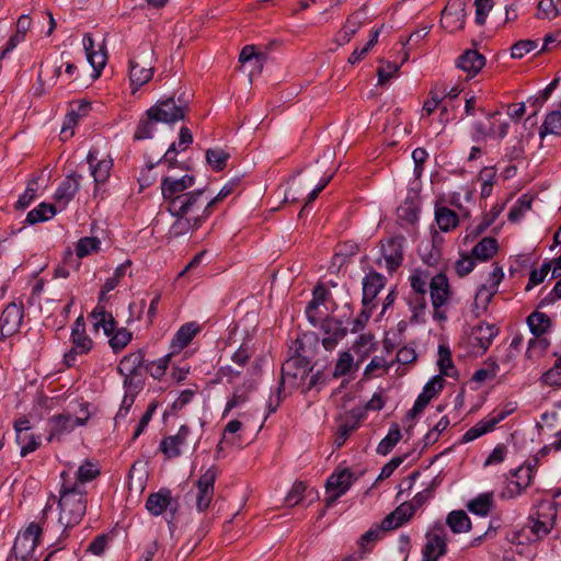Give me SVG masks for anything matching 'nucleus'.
Listing matches in <instances>:
<instances>
[{
  "mask_svg": "<svg viewBox=\"0 0 561 561\" xmlns=\"http://www.w3.org/2000/svg\"><path fill=\"white\" fill-rule=\"evenodd\" d=\"M557 516V503L542 500L533 506L525 526L519 530L511 531L507 539L516 545L541 541L553 529Z\"/></svg>",
  "mask_w": 561,
  "mask_h": 561,
  "instance_id": "f257e3e1",
  "label": "nucleus"
},
{
  "mask_svg": "<svg viewBox=\"0 0 561 561\" xmlns=\"http://www.w3.org/2000/svg\"><path fill=\"white\" fill-rule=\"evenodd\" d=\"M195 184L193 175H184L180 179L172 176H164L161 180V194L167 203L168 210H175L176 208H188L204 204V190H194L186 192Z\"/></svg>",
  "mask_w": 561,
  "mask_h": 561,
  "instance_id": "f03ea898",
  "label": "nucleus"
},
{
  "mask_svg": "<svg viewBox=\"0 0 561 561\" xmlns=\"http://www.w3.org/2000/svg\"><path fill=\"white\" fill-rule=\"evenodd\" d=\"M87 490H79L68 481L60 483L59 490V518L58 523L64 527L62 534L77 526L83 518L87 511Z\"/></svg>",
  "mask_w": 561,
  "mask_h": 561,
  "instance_id": "7ed1b4c3",
  "label": "nucleus"
},
{
  "mask_svg": "<svg viewBox=\"0 0 561 561\" xmlns=\"http://www.w3.org/2000/svg\"><path fill=\"white\" fill-rule=\"evenodd\" d=\"M119 375L124 377V388L127 393H138L145 385L146 360L145 352L137 350L125 355L117 367Z\"/></svg>",
  "mask_w": 561,
  "mask_h": 561,
  "instance_id": "20e7f679",
  "label": "nucleus"
},
{
  "mask_svg": "<svg viewBox=\"0 0 561 561\" xmlns=\"http://www.w3.org/2000/svg\"><path fill=\"white\" fill-rule=\"evenodd\" d=\"M51 508L49 503L46 504L42 511L39 522L31 523L19 536L15 538L13 545V553L16 560L30 561L33 559L34 551L39 545L43 534V525L46 523L48 511Z\"/></svg>",
  "mask_w": 561,
  "mask_h": 561,
  "instance_id": "39448f33",
  "label": "nucleus"
},
{
  "mask_svg": "<svg viewBox=\"0 0 561 561\" xmlns=\"http://www.w3.org/2000/svg\"><path fill=\"white\" fill-rule=\"evenodd\" d=\"M169 213L175 218L169 229V236L172 238H179L197 230L209 217L208 210L204 209V204L191 206L190 209L176 208L175 210H169Z\"/></svg>",
  "mask_w": 561,
  "mask_h": 561,
  "instance_id": "423d86ee",
  "label": "nucleus"
},
{
  "mask_svg": "<svg viewBox=\"0 0 561 561\" xmlns=\"http://www.w3.org/2000/svg\"><path fill=\"white\" fill-rule=\"evenodd\" d=\"M91 316L95 319L94 325L102 327L105 335L111 336L108 343L114 353L123 351L131 341L133 334L126 328L116 329V321L104 306H96Z\"/></svg>",
  "mask_w": 561,
  "mask_h": 561,
  "instance_id": "0eeeda50",
  "label": "nucleus"
},
{
  "mask_svg": "<svg viewBox=\"0 0 561 561\" xmlns=\"http://www.w3.org/2000/svg\"><path fill=\"white\" fill-rule=\"evenodd\" d=\"M70 340L71 348L64 356L68 367L75 364L77 355H85L93 347L92 339L85 333V323L82 317L77 318L73 322Z\"/></svg>",
  "mask_w": 561,
  "mask_h": 561,
  "instance_id": "6e6552de",
  "label": "nucleus"
},
{
  "mask_svg": "<svg viewBox=\"0 0 561 561\" xmlns=\"http://www.w3.org/2000/svg\"><path fill=\"white\" fill-rule=\"evenodd\" d=\"M423 561H437L447 552V531L440 522L435 523L425 535Z\"/></svg>",
  "mask_w": 561,
  "mask_h": 561,
  "instance_id": "1a4fd4ad",
  "label": "nucleus"
},
{
  "mask_svg": "<svg viewBox=\"0 0 561 561\" xmlns=\"http://www.w3.org/2000/svg\"><path fill=\"white\" fill-rule=\"evenodd\" d=\"M357 480L355 473L348 469L335 470L327 480L325 489L329 494L325 499V506H332L342 495H344L352 484Z\"/></svg>",
  "mask_w": 561,
  "mask_h": 561,
  "instance_id": "9d476101",
  "label": "nucleus"
},
{
  "mask_svg": "<svg viewBox=\"0 0 561 561\" xmlns=\"http://www.w3.org/2000/svg\"><path fill=\"white\" fill-rule=\"evenodd\" d=\"M151 112L156 114L158 121L164 124H173L185 118L188 110L187 104L181 98L178 101L171 96L159 100L150 107Z\"/></svg>",
  "mask_w": 561,
  "mask_h": 561,
  "instance_id": "9b49d317",
  "label": "nucleus"
},
{
  "mask_svg": "<svg viewBox=\"0 0 561 561\" xmlns=\"http://www.w3.org/2000/svg\"><path fill=\"white\" fill-rule=\"evenodd\" d=\"M218 472V467L213 465L196 481L195 505L198 512L208 510L214 497L215 482Z\"/></svg>",
  "mask_w": 561,
  "mask_h": 561,
  "instance_id": "f8f14e48",
  "label": "nucleus"
},
{
  "mask_svg": "<svg viewBox=\"0 0 561 561\" xmlns=\"http://www.w3.org/2000/svg\"><path fill=\"white\" fill-rule=\"evenodd\" d=\"M24 319V305L22 301H12L5 306L0 316L1 340L11 337L20 332Z\"/></svg>",
  "mask_w": 561,
  "mask_h": 561,
  "instance_id": "ddd939ff",
  "label": "nucleus"
},
{
  "mask_svg": "<svg viewBox=\"0 0 561 561\" xmlns=\"http://www.w3.org/2000/svg\"><path fill=\"white\" fill-rule=\"evenodd\" d=\"M430 294L434 309V319L445 320L446 314L444 311H440V307H443L450 298V286L445 274L438 273L431 277Z\"/></svg>",
  "mask_w": 561,
  "mask_h": 561,
  "instance_id": "4468645a",
  "label": "nucleus"
},
{
  "mask_svg": "<svg viewBox=\"0 0 561 561\" xmlns=\"http://www.w3.org/2000/svg\"><path fill=\"white\" fill-rule=\"evenodd\" d=\"M319 337L313 332L298 334L288 350L289 357L311 364L319 348Z\"/></svg>",
  "mask_w": 561,
  "mask_h": 561,
  "instance_id": "2eb2a0df",
  "label": "nucleus"
},
{
  "mask_svg": "<svg viewBox=\"0 0 561 561\" xmlns=\"http://www.w3.org/2000/svg\"><path fill=\"white\" fill-rule=\"evenodd\" d=\"M465 0H449L442 11L440 25L449 33L463 30L466 24Z\"/></svg>",
  "mask_w": 561,
  "mask_h": 561,
  "instance_id": "dca6fc26",
  "label": "nucleus"
},
{
  "mask_svg": "<svg viewBox=\"0 0 561 561\" xmlns=\"http://www.w3.org/2000/svg\"><path fill=\"white\" fill-rule=\"evenodd\" d=\"M404 241L405 238L403 236H392L380 241L381 254L390 273L397 271L402 265Z\"/></svg>",
  "mask_w": 561,
  "mask_h": 561,
  "instance_id": "f3484780",
  "label": "nucleus"
},
{
  "mask_svg": "<svg viewBox=\"0 0 561 561\" xmlns=\"http://www.w3.org/2000/svg\"><path fill=\"white\" fill-rule=\"evenodd\" d=\"M313 367L307 362L289 357L282 366V387L286 381L291 382L294 387H299L306 383Z\"/></svg>",
  "mask_w": 561,
  "mask_h": 561,
  "instance_id": "a211bd4d",
  "label": "nucleus"
},
{
  "mask_svg": "<svg viewBox=\"0 0 561 561\" xmlns=\"http://www.w3.org/2000/svg\"><path fill=\"white\" fill-rule=\"evenodd\" d=\"M101 474V469L98 462L92 460H84L75 473V478L70 476L69 471H61L60 480L61 482L68 481L73 486L79 490H85L84 484L95 480Z\"/></svg>",
  "mask_w": 561,
  "mask_h": 561,
  "instance_id": "6ab92c4d",
  "label": "nucleus"
},
{
  "mask_svg": "<svg viewBox=\"0 0 561 561\" xmlns=\"http://www.w3.org/2000/svg\"><path fill=\"white\" fill-rule=\"evenodd\" d=\"M319 327L325 335L321 343L327 351L334 350L347 333V328L343 325V322L330 316H325V318L319 323Z\"/></svg>",
  "mask_w": 561,
  "mask_h": 561,
  "instance_id": "aec40b11",
  "label": "nucleus"
},
{
  "mask_svg": "<svg viewBox=\"0 0 561 561\" xmlns=\"http://www.w3.org/2000/svg\"><path fill=\"white\" fill-rule=\"evenodd\" d=\"M82 175L77 172L69 173L59 184L54 195L56 207L62 210L73 199L80 188Z\"/></svg>",
  "mask_w": 561,
  "mask_h": 561,
  "instance_id": "412c9836",
  "label": "nucleus"
},
{
  "mask_svg": "<svg viewBox=\"0 0 561 561\" xmlns=\"http://www.w3.org/2000/svg\"><path fill=\"white\" fill-rule=\"evenodd\" d=\"M191 428L182 425L175 435L164 437L159 446L160 451L168 458H176L181 455V448L187 445Z\"/></svg>",
  "mask_w": 561,
  "mask_h": 561,
  "instance_id": "4be33fe9",
  "label": "nucleus"
},
{
  "mask_svg": "<svg viewBox=\"0 0 561 561\" xmlns=\"http://www.w3.org/2000/svg\"><path fill=\"white\" fill-rule=\"evenodd\" d=\"M88 420V415L85 417L72 416L71 414H57L54 415L49 422L51 424V432L49 435V440L54 437H60L65 434L71 433L78 426H82L85 424Z\"/></svg>",
  "mask_w": 561,
  "mask_h": 561,
  "instance_id": "5701e85b",
  "label": "nucleus"
},
{
  "mask_svg": "<svg viewBox=\"0 0 561 561\" xmlns=\"http://www.w3.org/2000/svg\"><path fill=\"white\" fill-rule=\"evenodd\" d=\"M456 66L466 72L468 78H473L485 66V57L476 49H466L457 58Z\"/></svg>",
  "mask_w": 561,
  "mask_h": 561,
  "instance_id": "b1692460",
  "label": "nucleus"
},
{
  "mask_svg": "<svg viewBox=\"0 0 561 561\" xmlns=\"http://www.w3.org/2000/svg\"><path fill=\"white\" fill-rule=\"evenodd\" d=\"M534 478V469L530 465L520 466L513 476V479L506 486L505 494L508 497H515L525 491L531 483Z\"/></svg>",
  "mask_w": 561,
  "mask_h": 561,
  "instance_id": "393cba45",
  "label": "nucleus"
},
{
  "mask_svg": "<svg viewBox=\"0 0 561 561\" xmlns=\"http://www.w3.org/2000/svg\"><path fill=\"white\" fill-rule=\"evenodd\" d=\"M414 514L412 505L409 502H403L381 520V529L385 531L397 529L409 522Z\"/></svg>",
  "mask_w": 561,
  "mask_h": 561,
  "instance_id": "a878e982",
  "label": "nucleus"
},
{
  "mask_svg": "<svg viewBox=\"0 0 561 561\" xmlns=\"http://www.w3.org/2000/svg\"><path fill=\"white\" fill-rule=\"evenodd\" d=\"M363 299L362 304L366 305L367 302L375 304V299L380 290L386 285V277L376 272L369 271L365 277L363 278Z\"/></svg>",
  "mask_w": 561,
  "mask_h": 561,
  "instance_id": "bb28decb",
  "label": "nucleus"
},
{
  "mask_svg": "<svg viewBox=\"0 0 561 561\" xmlns=\"http://www.w3.org/2000/svg\"><path fill=\"white\" fill-rule=\"evenodd\" d=\"M87 162L91 168V175L95 182V190H98L100 184L108 180L113 168V160L111 158L98 160L95 152L90 150L87 156Z\"/></svg>",
  "mask_w": 561,
  "mask_h": 561,
  "instance_id": "cd10ccee",
  "label": "nucleus"
},
{
  "mask_svg": "<svg viewBox=\"0 0 561 561\" xmlns=\"http://www.w3.org/2000/svg\"><path fill=\"white\" fill-rule=\"evenodd\" d=\"M499 333L500 329L495 324L476 325L471 333V345L485 353Z\"/></svg>",
  "mask_w": 561,
  "mask_h": 561,
  "instance_id": "c85d7f7f",
  "label": "nucleus"
},
{
  "mask_svg": "<svg viewBox=\"0 0 561 561\" xmlns=\"http://www.w3.org/2000/svg\"><path fill=\"white\" fill-rule=\"evenodd\" d=\"M83 47L87 53V58L93 70L95 71L94 77L98 78L101 75L102 69L106 65L107 55L103 46H100L99 50H94V41L91 34L87 33L83 36Z\"/></svg>",
  "mask_w": 561,
  "mask_h": 561,
  "instance_id": "c756f323",
  "label": "nucleus"
},
{
  "mask_svg": "<svg viewBox=\"0 0 561 561\" xmlns=\"http://www.w3.org/2000/svg\"><path fill=\"white\" fill-rule=\"evenodd\" d=\"M365 16L360 11H356L348 15L343 27L336 33L334 42L339 46H343L350 43L357 31L363 26Z\"/></svg>",
  "mask_w": 561,
  "mask_h": 561,
  "instance_id": "7c9ffc66",
  "label": "nucleus"
},
{
  "mask_svg": "<svg viewBox=\"0 0 561 561\" xmlns=\"http://www.w3.org/2000/svg\"><path fill=\"white\" fill-rule=\"evenodd\" d=\"M153 76V67L151 65H141L136 59L129 60V79L134 91L148 83Z\"/></svg>",
  "mask_w": 561,
  "mask_h": 561,
  "instance_id": "2f4dec72",
  "label": "nucleus"
},
{
  "mask_svg": "<svg viewBox=\"0 0 561 561\" xmlns=\"http://www.w3.org/2000/svg\"><path fill=\"white\" fill-rule=\"evenodd\" d=\"M171 491L161 489L156 493H151L146 501V508L153 516L161 515L171 504Z\"/></svg>",
  "mask_w": 561,
  "mask_h": 561,
  "instance_id": "473e14b6",
  "label": "nucleus"
},
{
  "mask_svg": "<svg viewBox=\"0 0 561 561\" xmlns=\"http://www.w3.org/2000/svg\"><path fill=\"white\" fill-rule=\"evenodd\" d=\"M435 222L438 228L443 232H448L457 228L459 225V216L458 214L446 207V206H435Z\"/></svg>",
  "mask_w": 561,
  "mask_h": 561,
  "instance_id": "72a5a7b5",
  "label": "nucleus"
},
{
  "mask_svg": "<svg viewBox=\"0 0 561 561\" xmlns=\"http://www.w3.org/2000/svg\"><path fill=\"white\" fill-rule=\"evenodd\" d=\"M160 123L156 116L151 112L150 108H148L144 116L139 119L137 127L134 133V139L135 140H145L150 139L153 136V133L156 130V125Z\"/></svg>",
  "mask_w": 561,
  "mask_h": 561,
  "instance_id": "f704fd0d",
  "label": "nucleus"
},
{
  "mask_svg": "<svg viewBox=\"0 0 561 561\" xmlns=\"http://www.w3.org/2000/svg\"><path fill=\"white\" fill-rule=\"evenodd\" d=\"M407 304L412 313L410 322L424 323L427 309L426 296L409 294L407 297Z\"/></svg>",
  "mask_w": 561,
  "mask_h": 561,
  "instance_id": "c9c22d12",
  "label": "nucleus"
},
{
  "mask_svg": "<svg viewBox=\"0 0 561 561\" xmlns=\"http://www.w3.org/2000/svg\"><path fill=\"white\" fill-rule=\"evenodd\" d=\"M130 265L131 262L129 260L121 264L115 268L113 275L105 280L100 290L98 306H102L101 304L107 300V293L112 291L119 285L122 278L126 275V271Z\"/></svg>",
  "mask_w": 561,
  "mask_h": 561,
  "instance_id": "e433bc0d",
  "label": "nucleus"
},
{
  "mask_svg": "<svg viewBox=\"0 0 561 561\" xmlns=\"http://www.w3.org/2000/svg\"><path fill=\"white\" fill-rule=\"evenodd\" d=\"M497 249V240L492 237H485L473 247L471 254L476 260L485 262L496 254Z\"/></svg>",
  "mask_w": 561,
  "mask_h": 561,
  "instance_id": "4c0bfd02",
  "label": "nucleus"
},
{
  "mask_svg": "<svg viewBox=\"0 0 561 561\" xmlns=\"http://www.w3.org/2000/svg\"><path fill=\"white\" fill-rule=\"evenodd\" d=\"M526 321L530 332L535 337H540L546 334L552 325L551 319L546 313L540 311L531 312L527 317Z\"/></svg>",
  "mask_w": 561,
  "mask_h": 561,
  "instance_id": "58836bf2",
  "label": "nucleus"
},
{
  "mask_svg": "<svg viewBox=\"0 0 561 561\" xmlns=\"http://www.w3.org/2000/svg\"><path fill=\"white\" fill-rule=\"evenodd\" d=\"M446 525L455 534L467 533L471 529V520L462 510L451 511L446 517Z\"/></svg>",
  "mask_w": 561,
  "mask_h": 561,
  "instance_id": "ea45409f",
  "label": "nucleus"
},
{
  "mask_svg": "<svg viewBox=\"0 0 561 561\" xmlns=\"http://www.w3.org/2000/svg\"><path fill=\"white\" fill-rule=\"evenodd\" d=\"M401 222L413 225L419 220L420 205L413 198H407L397 209Z\"/></svg>",
  "mask_w": 561,
  "mask_h": 561,
  "instance_id": "a19ab883",
  "label": "nucleus"
},
{
  "mask_svg": "<svg viewBox=\"0 0 561 561\" xmlns=\"http://www.w3.org/2000/svg\"><path fill=\"white\" fill-rule=\"evenodd\" d=\"M199 327L195 322H188L183 324L176 332L173 341L172 346L178 347L180 350L186 347L192 340L196 336V334L199 332Z\"/></svg>",
  "mask_w": 561,
  "mask_h": 561,
  "instance_id": "79ce46f5",
  "label": "nucleus"
},
{
  "mask_svg": "<svg viewBox=\"0 0 561 561\" xmlns=\"http://www.w3.org/2000/svg\"><path fill=\"white\" fill-rule=\"evenodd\" d=\"M493 507V495L492 493H482L476 499L469 501L467 508L479 516H486Z\"/></svg>",
  "mask_w": 561,
  "mask_h": 561,
  "instance_id": "37998d69",
  "label": "nucleus"
},
{
  "mask_svg": "<svg viewBox=\"0 0 561 561\" xmlns=\"http://www.w3.org/2000/svg\"><path fill=\"white\" fill-rule=\"evenodd\" d=\"M56 205L42 203L27 214L25 221L30 225L46 221L53 218L56 215Z\"/></svg>",
  "mask_w": 561,
  "mask_h": 561,
  "instance_id": "c03bdc74",
  "label": "nucleus"
},
{
  "mask_svg": "<svg viewBox=\"0 0 561 561\" xmlns=\"http://www.w3.org/2000/svg\"><path fill=\"white\" fill-rule=\"evenodd\" d=\"M548 134L561 136V110L552 111L546 116L539 129V136L543 138Z\"/></svg>",
  "mask_w": 561,
  "mask_h": 561,
  "instance_id": "a18cd8bd",
  "label": "nucleus"
},
{
  "mask_svg": "<svg viewBox=\"0 0 561 561\" xmlns=\"http://www.w3.org/2000/svg\"><path fill=\"white\" fill-rule=\"evenodd\" d=\"M430 275L427 272L415 270L409 277L411 291L409 294L426 296L430 287Z\"/></svg>",
  "mask_w": 561,
  "mask_h": 561,
  "instance_id": "49530a36",
  "label": "nucleus"
},
{
  "mask_svg": "<svg viewBox=\"0 0 561 561\" xmlns=\"http://www.w3.org/2000/svg\"><path fill=\"white\" fill-rule=\"evenodd\" d=\"M437 364L442 375L447 377L457 376V369L453 363L451 353L448 346L439 345Z\"/></svg>",
  "mask_w": 561,
  "mask_h": 561,
  "instance_id": "de8ad7c7",
  "label": "nucleus"
},
{
  "mask_svg": "<svg viewBox=\"0 0 561 561\" xmlns=\"http://www.w3.org/2000/svg\"><path fill=\"white\" fill-rule=\"evenodd\" d=\"M359 426V420L355 416H352L351 419H346L344 422H342L339 425L336 436L334 439V444L337 448L342 447L348 436L358 428Z\"/></svg>",
  "mask_w": 561,
  "mask_h": 561,
  "instance_id": "09e8293b",
  "label": "nucleus"
},
{
  "mask_svg": "<svg viewBox=\"0 0 561 561\" xmlns=\"http://www.w3.org/2000/svg\"><path fill=\"white\" fill-rule=\"evenodd\" d=\"M402 435L399 426L394 424L388 432L387 436L378 444L377 453L379 455H388L393 447L400 442Z\"/></svg>",
  "mask_w": 561,
  "mask_h": 561,
  "instance_id": "8fccbe9b",
  "label": "nucleus"
},
{
  "mask_svg": "<svg viewBox=\"0 0 561 561\" xmlns=\"http://www.w3.org/2000/svg\"><path fill=\"white\" fill-rule=\"evenodd\" d=\"M239 184V180H232L228 182L220 191L219 193L213 197V198H204V209L208 210V215L210 216L214 207L219 203L222 202L227 196L232 194L234 190L237 188Z\"/></svg>",
  "mask_w": 561,
  "mask_h": 561,
  "instance_id": "3c124183",
  "label": "nucleus"
},
{
  "mask_svg": "<svg viewBox=\"0 0 561 561\" xmlns=\"http://www.w3.org/2000/svg\"><path fill=\"white\" fill-rule=\"evenodd\" d=\"M494 430V422H491L490 419H483L470 427L462 436V440L468 443L477 439L478 437L491 432Z\"/></svg>",
  "mask_w": 561,
  "mask_h": 561,
  "instance_id": "603ef678",
  "label": "nucleus"
},
{
  "mask_svg": "<svg viewBox=\"0 0 561 561\" xmlns=\"http://www.w3.org/2000/svg\"><path fill=\"white\" fill-rule=\"evenodd\" d=\"M229 157H230V154L228 152H226L225 150L219 149V148L208 149L206 151L207 163L215 171L224 170L226 168Z\"/></svg>",
  "mask_w": 561,
  "mask_h": 561,
  "instance_id": "864d4df0",
  "label": "nucleus"
},
{
  "mask_svg": "<svg viewBox=\"0 0 561 561\" xmlns=\"http://www.w3.org/2000/svg\"><path fill=\"white\" fill-rule=\"evenodd\" d=\"M540 382L548 387L561 386V355L557 358L553 366L541 375Z\"/></svg>",
  "mask_w": 561,
  "mask_h": 561,
  "instance_id": "5fc2aeb1",
  "label": "nucleus"
},
{
  "mask_svg": "<svg viewBox=\"0 0 561 561\" xmlns=\"http://www.w3.org/2000/svg\"><path fill=\"white\" fill-rule=\"evenodd\" d=\"M16 443L21 446L22 457L35 451L41 445L39 437L28 432L16 435Z\"/></svg>",
  "mask_w": 561,
  "mask_h": 561,
  "instance_id": "6e6d98bb",
  "label": "nucleus"
},
{
  "mask_svg": "<svg viewBox=\"0 0 561 561\" xmlns=\"http://www.w3.org/2000/svg\"><path fill=\"white\" fill-rule=\"evenodd\" d=\"M101 242L95 237H84L81 238L76 245V254L78 257H84L93 252H98L100 250Z\"/></svg>",
  "mask_w": 561,
  "mask_h": 561,
  "instance_id": "4d7b16f0",
  "label": "nucleus"
},
{
  "mask_svg": "<svg viewBox=\"0 0 561 561\" xmlns=\"http://www.w3.org/2000/svg\"><path fill=\"white\" fill-rule=\"evenodd\" d=\"M533 198L528 195L520 196L508 213V220L512 222L518 221L527 210L531 208Z\"/></svg>",
  "mask_w": 561,
  "mask_h": 561,
  "instance_id": "13d9d810",
  "label": "nucleus"
},
{
  "mask_svg": "<svg viewBox=\"0 0 561 561\" xmlns=\"http://www.w3.org/2000/svg\"><path fill=\"white\" fill-rule=\"evenodd\" d=\"M379 34H380L379 30L371 31L369 41L366 43V45L363 48L354 49V51L348 57V62L354 65V64L363 60L365 58V56L368 54V51L377 44Z\"/></svg>",
  "mask_w": 561,
  "mask_h": 561,
  "instance_id": "bf43d9fd",
  "label": "nucleus"
},
{
  "mask_svg": "<svg viewBox=\"0 0 561 561\" xmlns=\"http://www.w3.org/2000/svg\"><path fill=\"white\" fill-rule=\"evenodd\" d=\"M539 46L538 41L520 39L511 47V56L515 59H522L528 53L535 50Z\"/></svg>",
  "mask_w": 561,
  "mask_h": 561,
  "instance_id": "052dcab7",
  "label": "nucleus"
},
{
  "mask_svg": "<svg viewBox=\"0 0 561 561\" xmlns=\"http://www.w3.org/2000/svg\"><path fill=\"white\" fill-rule=\"evenodd\" d=\"M170 355L163 356L158 360L146 363V375L149 374L154 379H161L168 368Z\"/></svg>",
  "mask_w": 561,
  "mask_h": 561,
  "instance_id": "680f3d73",
  "label": "nucleus"
},
{
  "mask_svg": "<svg viewBox=\"0 0 561 561\" xmlns=\"http://www.w3.org/2000/svg\"><path fill=\"white\" fill-rule=\"evenodd\" d=\"M551 266H552V262L550 261H547L545 262L540 270H531L530 273H529V280H528V284L526 286V290H530L533 287L541 284L545 278L547 277V275L549 274V272L551 271Z\"/></svg>",
  "mask_w": 561,
  "mask_h": 561,
  "instance_id": "e2e57ef3",
  "label": "nucleus"
},
{
  "mask_svg": "<svg viewBox=\"0 0 561 561\" xmlns=\"http://www.w3.org/2000/svg\"><path fill=\"white\" fill-rule=\"evenodd\" d=\"M485 116L488 121H491L492 137L503 139L508 133L510 124L505 121L499 122L497 124L496 118L500 116V112L486 113Z\"/></svg>",
  "mask_w": 561,
  "mask_h": 561,
  "instance_id": "0e129e2a",
  "label": "nucleus"
},
{
  "mask_svg": "<svg viewBox=\"0 0 561 561\" xmlns=\"http://www.w3.org/2000/svg\"><path fill=\"white\" fill-rule=\"evenodd\" d=\"M353 367V356L350 352H342L335 364L333 377L339 378L347 375Z\"/></svg>",
  "mask_w": 561,
  "mask_h": 561,
  "instance_id": "69168bd1",
  "label": "nucleus"
},
{
  "mask_svg": "<svg viewBox=\"0 0 561 561\" xmlns=\"http://www.w3.org/2000/svg\"><path fill=\"white\" fill-rule=\"evenodd\" d=\"M495 294L496 293H493L492 288L488 287V285H481L476 293V307L485 311Z\"/></svg>",
  "mask_w": 561,
  "mask_h": 561,
  "instance_id": "338daca9",
  "label": "nucleus"
},
{
  "mask_svg": "<svg viewBox=\"0 0 561 561\" xmlns=\"http://www.w3.org/2000/svg\"><path fill=\"white\" fill-rule=\"evenodd\" d=\"M504 209L503 204L494 205L489 213L483 216L482 221L478 225L476 229V234L482 233L488 227H490L496 218L501 215Z\"/></svg>",
  "mask_w": 561,
  "mask_h": 561,
  "instance_id": "774afa93",
  "label": "nucleus"
}]
</instances>
